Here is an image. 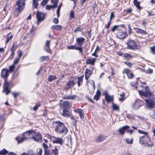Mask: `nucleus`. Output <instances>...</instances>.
I'll return each mask as SVG.
<instances>
[{
    "label": "nucleus",
    "instance_id": "nucleus-1",
    "mask_svg": "<svg viewBox=\"0 0 155 155\" xmlns=\"http://www.w3.org/2000/svg\"><path fill=\"white\" fill-rule=\"evenodd\" d=\"M52 125L54 128L55 131L59 134H66L68 132V129L64 123L60 121H54Z\"/></svg>",
    "mask_w": 155,
    "mask_h": 155
},
{
    "label": "nucleus",
    "instance_id": "nucleus-2",
    "mask_svg": "<svg viewBox=\"0 0 155 155\" xmlns=\"http://www.w3.org/2000/svg\"><path fill=\"white\" fill-rule=\"evenodd\" d=\"M139 142L145 147H151L153 145V143L150 141L147 133H145L144 135L140 137Z\"/></svg>",
    "mask_w": 155,
    "mask_h": 155
},
{
    "label": "nucleus",
    "instance_id": "nucleus-3",
    "mask_svg": "<svg viewBox=\"0 0 155 155\" xmlns=\"http://www.w3.org/2000/svg\"><path fill=\"white\" fill-rule=\"evenodd\" d=\"M26 0H18L16 2L15 5V15L17 16L18 14L23 10L25 7V1Z\"/></svg>",
    "mask_w": 155,
    "mask_h": 155
},
{
    "label": "nucleus",
    "instance_id": "nucleus-4",
    "mask_svg": "<svg viewBox=\"0 0 155 155\" xmlns=\"http://www.w3.org/2000/svg\"><path fill=\"white\" fill-rule=\"evenodd\" d=\"M118 31L117 33V37L120 39H124L127 36V34L125 28L121 27L117 29Z\"/></svg>",
    "mask_w": 155,
    "mask_h": 155
},
{
    "label": "nucleus",
    "instance_id": "nucleus-5",
    "mask_svg": "<svg viewBox=\"0 0 155 155\" xmlns=\"http://www.w3.org/2000/svg\"><path fill=\"white\" fill-rule=\"evenodd\" d=\"M143 104V102L139 99H136L134 102L132 103V107L134 110L138 109Z\"/></svg>",
    "mask_w": 155,
    "mask_h": 155
},
{
    "label": "nucleus",
    "instance_id": "nucleus-6",
    "mask_svg": "<svg viewBox=\"0 0 155 155\" xmlns=\"http://www.w3.org/2000/svg\"><path fill=\"white\" fill-rule=\"evenodd\" d=\"M31 138L38 142H41L42 139L41 134L39 133L35 132L33 131L31 133Z\"/></svg>",
    "mask_w": 155,
    "mask_h": 155
},
{
    "label": "nucleus",
    "instance_id": "nucleus-7",
    "mask_svg": "<svg viewBox=\"0 0 155 155\" xmlns=\"http://www.w3.org/2000/svg\"><path fill=\"white\" fill-rule=\"evenodd\" d=\"M127 48L134 50L137 48V46L136 42L133 40H130L127 42Z\"/></svg>",
    "mask_w": 155,
    "mask_h": 155
},
{
    "label": "nucleus",
    "instance_id": "nucleus-8",
    "mask_svg": "<svg viewBox=\"0 0 155 155\" xmlns=\"http://www.w3.org/2000/svg\"><path fill=\"white\" fill-rule=\"evenodd\" d=\"M36 17L37 19V23L39 24L40 22L44 20L45 18V14L41 12L37 11Z\"/></svg>",
    "mask_w": 155,
    "mask_h": 155
},
{
    "label": "nucleus",
    "instance_id": "nucleus-9",
    "mask_svg": "<svg viewBox=\"0 0 155 155\" xmlns=\"http://www.w3.org/2000/svg\"><path fill=\"white\" fill-rule=\"evenodd\" d=\"M146 104L147 107L150 109L153 108L155 106V102L153 99H148L145 100Z\"/></svg>",
    "mask_w": 155,
    "mask_h": 155
},
{
    "label": "nucleus",
    "instance_id": "nucleus-10",
    "mask_svg": "<svg viewBox=\"0 0 155 155\" xmlns=\"http://www.w3.org/2000/svg\"><path fill=\"white\" fill-rule=\"evenodd\" d=\"M139 93L140 96H142L146 97H149L151 95V93L149 90H146L145 91L143 90L139 91Z\"/></svg>",
    "mask_w": 155,
    "mask_h": 155
},
{
    "label": "nucleus",
    "instance_id": "nucleus-11",
    "mask_svg": "<svg viewBox=\"0 0 155 155\" xmlns=\"http://www.w3.org/2000/svg\"><path fill=\"white\" fill-rule=\"evenodd\" d=\"M52 141L53 143H56L60 144L61 145L64 142L62 138L59 137H52L51 138Z\"/></svg>",
    "mask_w": 155,
    "mask_h": 155
},
{
    "label": "nucleus",
    "instance_id": "nucleus-12",
    "mask_svg": "<svg viewBox=\"0 0 155 155\" xmlns=\"http://www.w3.org/2000/svg\"><path fill=\"white\" fill-rule=\"evenodd\" d=\"M9 84L8 82L5 80L4 85V90L3 92H5L6 95L8 94L10 91V90L9 89Z\"/></svg>",
    "mask_w": 155,
    "mask_h": 155
},
{
    "label": "nucleus",
    "instance_id": "nucleus-13",
    "mask_svg": "<svg viewBox=\"0 0 155 155\" xmlns=\"http://www.w3.org/2000/svg\"><path fill=\"white\" fill-rule=\"evenodd\" d=\"M105 99L107 103H109L113 101L114 97L113 95H110L107 91H105L104 93Z\"/></svg>",
    "mask_w": 155,
    "mask_h": 155
},
{
    "label": "nucleus",
    "instance_id": "nucleus-14",
    "mask_svg": "<svg viewBox=\"0 0 155 155\" xmlns=\"http://www.w3.org/2000/svg\"><path fill=\"white\" fill-rule=\"evenodd\" d=\"M9 74V71L7 68H4L2 70L1 72V76L3 78L7 77Z\"/></svg>",
    "mask_w": 155,
    "mask_h": 155
},
{
    "label": "nucleus",
    "instance_id": "nucleus-15",
    "mask_svg": "<svg viewBox=\"0 0 155 155\" xmlns=\"http://www.w3.org/2000/svg\"><path fill=\"white\" fill-rule=\"evenodd\" d=\"M68 48L69 49H74L77 50L79 51L80 53L81 54H83L82 49L83 48L81 47H77L75 45H73L70 46H68Z\"/></svg>",
    "mask_w": 155,
    "mask_h": 155
},
{
    "label": "nucleus",
    "instance_id": "nucleus-16",
    "mask_svg": "<svg viewBox=\"0 0 155 155\" xmlns=\"http://www.w3.org/2000/svg\"><path fill=\"white\" fill-rule=\"evenodd\" d=\"M97 60L96 58H87L86 60V63L92 65H94Z\"/></svg>",
    "mask_w": 155,
    "mask_h": 155
},
{
    "label": "nucleus",
    "instance_id": "nucleus-17",
    "mask_svg": "<svg viewBox=\"0 0 155 155\" xmlns=\"http://www.w3.org/2000/svg\"><path fill=\"white\" fill-rule=\"evenodd\" d=\"M123 73L126 74L129 79H131L134 77V75L132 72L130 70L127 69H124L123 70Z\"/></svg>",
    "mask_w": 155,
    "mask_h": 155
},
{
    "label": "nucleus",
    "instance_id": "nucleus-18",
    "mask_svg": "<svg viewBox=\"0 0 155 155\" xmlns=\"http://www.w3.org/2000/svg\"><path fill=\"white\" fill-rule=\"evenodd\" d=\"M33 131L32 130H29L28 132L23 133L22 134V136L24 139L25 140L31 138V133Z\"/></svg>",
    "mask_w": 155,
    "mask_h": 155
},
{
    "label": "nucleus",
    "instance_id": "nucleus-19",
    "mask_svg": "<svg viewBox=\"0 0 155 155\" xmlns=\"http://www.w3.org/2000/svg\"><path fill=\"white\" fill-rule=\"evenodd\" d=\"M129 127L128 126H125L120 128L118 130V132L120 134L123 135L125 132L126 130L128 129Z\"/></svg>",
    "mask_w": 155,
    "mask_h": 155
},
{
    "label": "nucleus",
    "instance_id": "nucleus-20",
    "mask_svg": "<svg viewBox=\"0 0 155 155\" xmlns=\"http://www.w3.org/2000/svg\"><path fill=\"white\" fill-rule=\"evenodd\" d=\"M91 74L92 73L91 71L89 69H86L85 73V79L87 80L90 77Z\"/></svg>",
    "mask_w": 155,
    "mask_h": 155
},
{
    "label": "nucleus",
    "instance_id": "nucleus-21",
    "mask_svg": "<svg viewBox=\"0 0 155 155\" xmlns=\"http://www.w3.org/2000/svg\"><path fill=\"white\" fill-rule=\"evenodd\" d=\"M64 108H70L72 107V104L67 101H64L62 104Z\"/></svg>",
    "mask_w": 155,
    "mask_h": 155
},
{
    "label": "nucleus",
    "instance_id": "nucleus-22",
    "mask_svg": "<svg viewBox=\"0 0 155 155\" xmlns=\"http://www.w3.org/2000/svg\"><path fill=\"white\" fill-rule=\"evenodd\" d=\"M84 40L85 39L82 37H80L76 39V42L80 46L83 44Z\"/></svg>",
    "mask_w": 155,
    "mask_h": 155
},
{
    "label": "nucleus",
    "instance_id": "nucleus-23",
    "mask_svg": "<svg viewBox=\"0 0 155 155\" xmlns=\"http://www.w3.org/2000/svg\"><path fill=\"white\" fill-rule=\"evenodd\" d=\"M107 136L103 135H100L96 139V141L97 142H100L104 140Z\"/></svg>",
    "mask_w": 155,
    "mask_h": 155
},
{
    "label": "nucleus",
    "instance_id": "nucleus-24",
    "mask_svg": "<svg viewBox=\"0 0 155 155\" xmlns=\"http://www.w3.org/2000/svg\"><path fill=\"white\" fill-rule=\"evenodd\" d=\"M76 83L74 82V81L73 80H71L68 81L67 84V85L68 87H65V89L66 90L68 89L71 86H73L75 85Z\"/></svg>",
    "mask_w": 155,
    "mask_h": 155
},
{
    "label": "nucleus",
    "instance_id": "nucleus-25",
    "mask_svg": "<svg viewBox=\"0 0 155 155\" xmlns=\"http://www.w3.org/2000/svg\"><path fill=\"white\" fill-rule=\"evenodd\" d=\"M100 95L101 92L99 90H98L96 92V94L94 96V99L97 101H98L100 97Z\"/></svg>",
    "mask_w": 155,
    "mask_h": 155
},
{
    "label": "nucleus",
    "instance_id": "nucleus-26",
    "mask_svg": "<svg viewBox=\"0 0 155 155\" xmlns=\"http://www.w3.org/2000/svg\"><path fill=\"white\" fill-rule=\"evenodd\" d=\"M62 27V26L60 25H54L51 26V29L52 30H56L60 31L61 30Z\"/></svg>",
    "mask_w": 155,
    "mask_h": 155
},
{
    "label": "nucleus",
    "instance_id": "nucleus-27",
    "mask_svg": "<svg viewBox=\"0 0 155 155\" xmlns=\"http://www.w3.org/2000/svg\"><path fill=\"white\" fill-rule=\"evenodd\" d=\"M136 31L137 33L140 34H143L144 35H146L147 34V32L146 31L139 28H136Z\"/></svg>",
    "mask_w": 155,
    "mask_h": 155
},
{
    "label": "nucleus",
    "instance_id": "nucleus-28",
    "mask_svg": "<svg viewBox=\"0 0 155 155\" xmlns=\"http://www.w3.org/2000/svg\"><path fill=\"white\" fill-rule=\"evenodd\" d=\"M76 96L75 95L72 96H70V95L65 96L63 97V99H68L73 100L75 98Z\"/></svg>",
    "mask_w": 155,
    "mask_h": 155
},
{
    "label": "nucleus",
    "instance_id": "nucleus-29",
    "mask_svg": "<svg viewBox=\"0 0 155 155\" xmlns=\"http://www.w3.org/2000/svg\"><path fill=\"white\" fill-rule=\"evenodd\" d=\"M83 77L84 75H82L81 76L79 77L78 78V86H80L82 84L83 81Z\"/></svg>",
    "mask_w": 155,
    "mask_h": 155
},
{
    "label": "nucleus",
    "instance_id": "nucleus-30",
    "mask_svg": "<svg viewBox=\"0 0 155 155\" xmlns=\"http://www.w3.org/2000/svg\"><path fill=\"white\" fill-rule=\"evenodd\" d=\"M57 77L55 76L49 75L48 78V81L49 82H51L52 81L56 80Z\"/></svg>",
    "mask_w": 155,
    "mask_h": 155
},
{
    "label": "nucleus",
    "instance_id": "nucleus-31",
    "mask_svg": "<svg viewBox=\"0 0 155 155\" xmlns=\"http://www.w3.org/2000/svg\"><path fill=\"white\" fill-rule=\"evenodd\" d=\"M33 1V5L34 6V8L37 9L39 5L38 0H32Z\"/></svg>",
    "mask_w": 155,
    "mask_h": 155
},
{
    "label": "nucleus",
    "instance_id": "nucleus-32",
    "mask_svg": "<svg viewBox=\"0 0 155 155\" xmlns=\"http://www.w3.org/2000/svg\"><path fill=\"white\" fill-rule=\"evenodd\" d=\"M112 108L114 110L118 111L119 110V107L118 105L114 103L112 104Z\"/></svg>",
    "mask_w": 155,
    "mask_h": 155
},
{
    "label": "nucleus",
    "instance_id": "nucleus-33",
    "mask_svg": "<svg viewBox=\"0 0 155 155\" xmlns=\"http://www.w3.org/2000/svg\"><path fill=\"white\" fill-rule=\"evenodd\" d=\"M134 3L137 9H140L141 8L140 6V3L138 2L137 0H134Z\"/></svg>",
    "mask_w": 155,
    "mask_h": 155
},
{
    "label": "nucleus",
    "instance_id": "nucleus-34",
    "mask_svg": "<svg viewBox=\"0 0 155 155\" xmlns=\"http://www.w3.org/2000/svg\"><path fill=\"white\" fill-rule=\"evenodd\" d=\"M17 46L16 42H14L12 46L11 47V51H14L17 49Z\"/></svg>",
    "mask_w": 155,
    "mask_h": 155
},
{
    "label": "nucleus",
    "instance_id": "nucleus-35",
    "mask_svg": "<svg viewBox=\"0 0 155 155\" xmlns=\"http://www.w3.org/2000/svg\"><path fill=\"white\" fill-rule=\"evenodd\" d=\"M126 116L127 118L130 120H135V117L132 114H127Z\"/></svg>",
    "mask_w": 155,
    "mask_h": 155
},
{
    "label": "nucleus",
    "instance_id": "nucleus-36",
    "mask_svg": "<svg viewBox=\"0 0 155 155\" xmlns=\"http://www.w3.org/2000/svg\"><path fill=\"white\" fill-rule=\"evenodd\" d=\"M8 151L5 149H3L0 151V155H5L7 154Z\"/></svg>",
    "mask_w": 155,
    "mask_h": 155
},
{
    "label": "nucleus",
    "instance_id": "nucleus-37",
    "mask_svg": "<svg viewBox=\"0 0 155 155\" xmlns=\"http://www.w3.org/2000/svg\"><path fill=\"white\" fill-rule=\"evenodd\" d=\"M48 59H49V57L48 56H41L39 58V61H42Z\"/></svg>",
    "mask_w": 155,
    "mask_h": 155
},
{
    "label": "nucleus",
    "instance_id": "nucleus-38",
    "mask_svg": "<svg viewBox=\"0 0 155 155\" xmlns=\"http://www.w3.org/2000/svg\"><path fill=\"white\" fill-rule=\"evenodd\" d=\"M17 140L18 143H20L23 141L25 139H24L23 137H18L16 138Z\"/></svg>",
    "mask_w": 155,
    "mask_h": 155
},
{
    "label": "nucleus",
    "instance_id": "nucleus-39",
    "mask_svg": "<svg viewBox=\"0 0 155 155\" xmlns=\"http://www.w3.org/2000/svg\"><path fill=\"white\" fill-rule=\"evenodd\" d=\"M52 153L54 155H58V151L56 147L54 150H52Z\"/></svg>",
    "mask_w": 155,
    "mask_h": 155
},
{
    "label": "nucleus",
    "instance_id": "nucleus-40",
    "mask_svg": "<svg viewBox=\"0 0 155 155\" xmlns=\"http://www.w3.org/2000/svg\"><path fill=\"white\" fill-rule=\"evenodd\" d=\"M51 2L54 4L53 5H54V7H57L58 0H51Z\"/></svg>",
    "mask_w": 155,
    "mask_h": 155
},
{
    "label": "nucleus",
    "instance_id": "nucleus-41",
    "mask_svg": "<svg viewBox=\"0 0 155 155\" xmlns=\"http://www.w3.org/2000/svg\"><path fill=\"white\" fill-rule=\"evenodd\" d=\"M133 139L132 138H127L126 139V141L127 143L131 144L133 143Z\"/></svg>",
    "mask_w": 155,
    "mask_h": 155
},
{
    "label": "nucleus",
    "instance_id": "nucleus-42",
    "mask_svg": "<svg viewBox=\"0 0 155 155\" xmlns=\"http://www.w3.org/2000/svg\"><path fill=\"white\" fill-rule=\"evenodd\" d=\"M10 34H8V36L7 37V40L6 41V43H8L10 40L12 38L13 36L12 35H10Z\"/></svg>",
    "mask_w": 155,
    "mask_h": 155
},
{
    "label": "nucleus",
    "instance_id": "nucleus-43",
    "mask_svg": "<svg viewBox=\"0 0 155 155\" xmlns=\"http://www.w3.org/2000/svg\"><path fill=\"white\" fill-rule=\"evenodd\" d=\"M15 68V65L13 64L9 67V70L10 73H12L14 71Z\"/></svg>",
    "mask_w": 155,
    "mask_h": 155
},
{
    "label": "nucleus",
    "instance_id": "nucleus-44",
    "mask_svg": "<svg viewBox=\"0 0 155 155\" xmlns=\"http://www.w3.org/2000/svg\"><path fill=\"white\" fill-rule=\"evenodd\" d=\"M111 28V31H112L113 32L117 28H119V25H115L114 26H112Z\"/></svg>",
    "mask_w": 155,
    "mask_h": 155
},
{
    "label": "nucleus",
    "instance_id": "nucleus-45",
    "mask_svg": "<svg viewBox=\"0 0 155 155\" xmlns=\"http://www.w3.org/2000/svg\"><path fill=\"white\" fill-rule=\"evenodd\" d=\"M42 153V150L41 149H39L38 151L36 153H33L32 155H41Z\"/></svg>",
    "mask_w": 155,
    "mask_h": 155
},
{
    "label": "nucleus",
    "instance_id": "nucleus-46",
    "mask_svg": "<svg viewBox=\"0 0 155 155\" xmlns=\"http://www.w3.org/2000/svg\"><path fill=\"white\" fill-rule=\"evenodd\" d=\"M55 8V7H54V5H47L45 7L46 9L49 10L51 8Z\"/></svg>",
    "mask_w": 155,
    "mask_h": 155
},
{
    "label": "nucleus",
    "instance_id": "nucleus-47",
    "mask_svg": "<svg viewBox=\"0 0 155 155\" xmlns=\"http://www.w3.org/2000/svg\"><path fill=\"white\" fill-rule=\"evenodd\" d=\"M45 153L44 155H49L50 154V149H46L44 150Z\"/></svg>",
    "mask_w": 155,
    "mask_h": 155
},
{
    "label": "nucleus",
    "instance_id": "nucleus-48",
    "mask_svg": "<svg viewBox=\"0 0 155 155\" xmlns=\"http://www.w3.org/2000/svg\"><path fill=\"white\" fill-rule=\"evenodd\" d=\"M20 58H17L15 59L14 61L13 64L14 65H16L18 63L20 60Z\"/></svg>",
    "mask_w": 155,
    "mask_h": 155
},
{
    "label": "nucleus",
    "instance_id": "nucleus-49",
    "mask_svg": "<svg viewBox=\"0 0 155 155\" xmlns=\"http://www.w3.org/2000/svg\"><path fill=\"white\" fill-rule=\"evenodd\" d=\"M41 105L40 104H37L33 108H32L33 109V111H35L37 110L38 108L40 107Z\"/></svg>",
    "mask_w": 155,
    "mask_h": 155
},
{
    "label": "nucleus",
    "instance_id": "nucleus-50",
    "mask_svg": "<svg viewBox=\"0 0 155 155\" xmlns=\"http://www.w3.org/2000/svg\"><path fill=\"white\" fill-rule=\"evenodd\" d=\"M124 57L127 58H131L132 57V56L131 54H128L126 53L124 55Z\"/></svg>",
    "mask_w": 155,
    "mask_h": 155
},
{
    "label": "nucleus",
    "instance_id": "nucleus-51",
    "mask_svg": "<svg viewBox=\"0 0 155 155\" xmlns=\"http://www.w3.org/2000/svg\"><path fill=\"white\" fill-rule=\"evenodd\" d=\"M62 115L65 117H68L70 116V114H68V113L64 112V111H63V113H62Z\"/></svg>",
    "mask_w": 155,
    "mask_h": 155
},
{
    "label": "nucleus",
    "instance_id": "nucleus-52",
    "mask_svg": "<svg viewBox=\"0 0 155 155\" xmlns=\"http://www.w3.org/2000/svg\"><path fill=\"white\" fill-rule=\"evenodd\" d=\"M45 50L48 52L49 53L51 52V49L50 46H45Z\"/></svg>",
    "mask_w": 155,
    "mask_h": 155
},
{
    "label": "nucleus",
    "instance_id": "nucleus-53",
    "mask_svg": "<svg viewBox=\"0 0 155 155\" xmlns=\"http://www.w3.org/2000/svg\"><path fill=\"white\" fill-rule=\"evenodd\" d=\"M83 110L80 108H78L77 109L74 110V112H75L76 113H79V114Z\"/></svg>",
    "mask_w": 155,
    "mask_h": 155
},
{
    "label": "nucleus",
    "instance_id": "nucleus-54",
    "mask_svg": "<svg viewBox=\"0 0 155 155\" xmlns=\"http://www.w3.org/2000/svg\"><path fill=\"white\" fill-rule=\"evenodd\" d=\"M48 0H43L41 3V5L43 6L45 5L48 2Z\"/></svg>",
    "mask_w": 155,
    "mask_h": 155
},
{
    "label": "nucleus",
    "instance_id": "nucleus-55",
    "mask_svg": "<svg viewBox=\"0 0 155 155\" xmlns=\"http://www.w3.org/2000/svg\"><path fill=\"white\" fill-rule=\"evenodd\" d=\"M61 8L58 7V9L57 10V15L58 17H59L60 16V10Z\"/></svg>",
    "mask_w": 155,
    "mask_h": 155
},
{
    "label": "nucleus",
    "instance_id": "nucleus-56",
    "mask_svg": "<svg viewBox=\"0 0 155 155\" xmlns=\"http://www.w3.org/2000/svg\"><path fill=\"white\" fill-rule=\"evenodd\" d=\"M150 50L153 54H155V46L151 47Z\"/></svg>",
    "mask_w": 155,
    "mask_h": 155
},
{
    "label": "nucleus",
    "instance_id": "nucleus-57",
    "mask_svg": "<svg viewBox=\"0 0 155 155\" xmlns=\"http://www.w3.org/2000/svg\"><path fill=\"white\" fill-rule=\"evenodd\" d=\"M81 31V28L79 27H77L74 30V32L75 33H76L78 31Z\"/></svg>",
    "mask_w": 155,
    "mask_h": 155
},
{
    "label": "nucleus",
    "instance_id": "nucleus-58",
    "mask_svg": "<svg viewBox=\"0 0 155 155\" xmlns=\"http://www.w3.org/2000/svg\"><path fill=\"white\" fill-rule=\"evenodd\" d=\"M120 96H121L122 97L121 98H119V101H123L124 99V94H121L120 95Z\"/></svg>",
    "mask_w": 155,
    "mask_h": 155
},
{
    "label": "nucleus",
    "instance_id": "nucleus-59",
    "mask_svg": "<svg viewBox=\"0 0 155 155\" xmlns=\"http://www.w3.org/2000/svg\"><path fill=\"white\" fill-rule=\"evenodd\" d=\"M58 20L56 18H54L53 19V22L55 24H57L58 23Z\"/></svg>",
    "mask_w": 155,
    "mask_h": 155
},
{
    "label": "nucleus",
    "instance_id": "nucleus-60",
    "mask_svg": "<svg viewBox=\"0 0 155 155\" xmlns=\"http://www.w3.org/2000/svg\"><path fill=\"white\" fill-rule=\"evenodd\" d=\"M70 15L71 18H74V11L71 10L70 12Z\"/></svg>",
    "mask_w": 155,
    "mask_h": 155
},
{
    "label": "nucleus",
    "instance_id": "nucleus-61",
    "mask_svg": "<svg viewBox=\"0 0 155 155\" xmlns=\"http://www.w3.org/2000/svg\"><path fill=\"white\" fill-rule=\"evenodd\" d=\"M84 113L83 111L81 112L80 114H79L80 117L81 119H83L84 118Z\"/></svg>",
    "mask_w": 155,
    "mask_h": 155
},
{
    "label": "nucleus",
    "instance_id": "nucleus-62",
    "mask_svg": "<svg viewBox=\"0 0 155 155\" xmlns=\"http://www.w3.org/2000/svg\"><path fill=\"white\" fill-rule=\"evenodd\" d=\"M111 21H110V20L109 22H108L107 25H105V28H107V29H108V28L110 27V26L111 25Z\"/></svg>",
    "mask_w": 155,
    "mask_h": 155
},
{
    "label": "nucleus",
    "instance_id": "nucleus-63",
    "mask_svg": "<svg viewBox=\"0 0 155 155\" xmlns=\"http://www.w3.org/2000/svg\"><path fill=\"white\" fill-rule=\"evenodd\" d=\"M50 41L49 40H47L46 41L45 45V46H50Z\"/></svg>",
    "mask_w": 155,
    "mask_h": 155
},
{
    "label": "nucleus",
    "instance_id": "nucleus-64",
    "mask_svg": "<svg viewBox=\"0 0 155 155\" xmlns=\"http://www.w3.org/2000/svg\"><path fill=\"white\" fill-rule=\"evenodd\" d=\"M43 145L44 150L49 148L47 144H45V143H43Z\"/></svg>",
    "mask_w": 155,
    "mask_h": 155
}]
</instances>
